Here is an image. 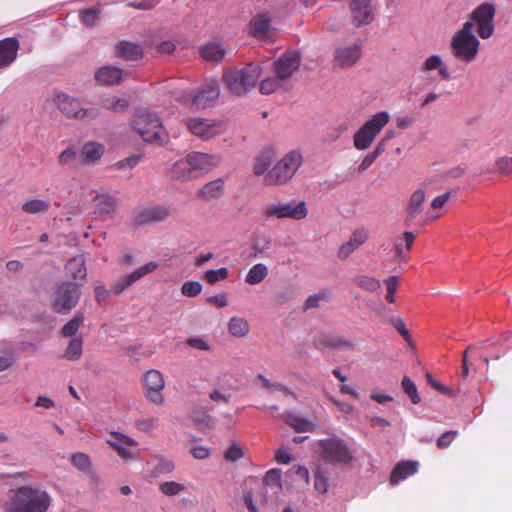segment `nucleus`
Masks as SVG:
<instances>
[{"label": "nucleus", "instance_id": "nucleus-1", "mask_svg": "<svg viewBox=\"0 0 512 512\" xmlns=\"http://www.w3.org/2000/svg\"><path fill=\"white\" fill-rule=\"evenodd\" d=\"M52 504L51 495L39 485H22L10 489L2 504L5 512H47Z\"/></svg>", "mask_w": 512, "mask_h": 512}, {"label": "nucleus", "instance_id": "nucleus-2", "mask_svg": "<svg viewBox=\"0 0 512 512\" xmlns=\"http://www.w3.org/2000/svg\"><path fill=\"white\" fill-rule=\"evenodd\" d=\"M262 68L256 63H249L243 68H229L223 73V81L229 91L237 96H243L259 81Z\"/></svg>", "mask_w": 512, "mask_h": 512}, {"label": "nucleus", "instance_id": "nucleus-3", "mask_svg": "<svg viewBox=\"0 0 512 512\" xmlns=\"http://www.w3.org/2000/svg\"><path fill=\"white\" fill-rule=\"evenodd\" d=\"M480 41L472 31L471 23H464L451 38L450 50L453 57L461 63L470 64L476 60Z\"/></svg>", "mask_w": 512, "mask_h": 512}, {"label": "nucleus", "instance_id": "nucleus-4", "mask_svg": "<svg viewBox=\"0 0 512 512\" xmlns=\"http://www.w3.org/2000/svg\"><path fill=\"white\" fill-rule=\"evenodd\" d=\"M319 453L326 464H348L353 460V453L347 442L338 435L318 441Z\"/></svg>", "mask_w": 512, "mask_h": 512}, {"label": "nucleus", "instance_id": "nucleus-5", "mask_svg": "<svg viewBox=\"0 0 512 512\" xmlns=\"http://www.w3.org/2000/svg\"><path fill=\"white\" fill-rule=\"evenodd\" d=\"M302 164V155L291 151L281 158L264 177L266 185H283L292 179Z\"/></svg>", "mask_w": 512, "mask_h": 512}, {"label": "nucleus", "instance_id": "nucleus-6", "mask_svg": "<svg viewBox=\"0 0 512 512\" xmlns=\"http://www.w3.org/2000/svg\"><path fill=\"white\" fill-rule=\"evenodd\" d=\"M390 116L386 111H380L366 121L354 134L353 145L357 150L368 149L376 136L388 124Z\"/></svg>", "mask_w": 512, "mask_h": 512}, {"label": "nucleus", "instance_id": "nucleus-7", "mask_svg": "<svg viewBox=\"0 0 512 512\" xmlns=\"http://www.w3.org/2000/svg\"><path fill=\"white\" fill-rule=\"evenodd\" d=\"M133 128L146 142L161 144L166 139L163 125L158 117L152 113H138L134 119Z\"/></svg>", "mask_w": 512, "mask_h": 512}, {"label": "nucleus", "instance_id": "nucleus-8", "mask_svg": "<svg viewBox=\"0 0 512 512\" xmlns=\"http://www.w3.org/2000/svg\"><path fill=\"white\" fill-rule=\"evenodd\" d=\"M284 18L278 11L261 12L255 15L249 22V34L264 42L273 43L277 39V29L272 26V21Z\"/></svg>", "mask_w": 512, "mask_h": 512}, {"label": "nucleus", "instance_id": "nucleus-9", "mask_svg": "<svg viewBox=\"0 0 512 512\" xmlns=\"http://www.w3.org/2000/svg\"><path fill=\"white\" fill-rule=\"evenodd\" d=\"M80 295V284L69 281L58 284L52 300L53 311L60 314L68 313L78 304Z\"/></svg>", "mask_w": 512, "mask_h": 512}, {"label": "nucleus", "instance_id": "nucleus-10", "mask_svg": "<svg viewBox=\"0 0 512 512\" xmlns=\"http://www.w3.org/2000/svg\"><path fill=\"white\" fill-rule=\"evenodd\" d=\"M261 213L265 220L288 218L298 221L307 217L308 209L304 201L299 203L287 202L279 204H268L262 209Z\"/></svg>", "mask_w": 512, "mask_h": 512}, {"label": "nucleus", "instance_id": "nucleus-11", "mask_svg": "<svg viewBox=\"0 0 512 512\" xmlns=\"http://www.w3.org/2000/svg\"><path fill=\"white\" fill-rule=\"evenodd\" d=\"M496 9L494 5L489 2H483L473 10L470 20L465 23H471L472 29L476 26L477 35L482 39L490 38L495 30L494 17Z\"/></svg>", "mask_w": 512, "mask_h": 512}, {"label": "nucleus", "instance_id": "nucleus-12", "mask_svg": "<svg viewBox=\"0 0 512 512\" xmlns=\"http://www.w3.org/2000/svg\"><path fill=\"white\" fill-rule=\"evenodd\" d=\"M54 102L67 118L93 120L99 116L97 108L84 109L81 107L79 100L62 92L55 94Z\"/></svg>", "mask_w": 512, "mask_h": 512}, {"label": "nucleus", "instance_id": "nucleus-13", "mask_svg": "<svg viewBox=\"0 0 512 512\" xmlns=\"http://www.w3.org/2000/svg\"><path fill=\"white\" fill-rule=\"evenodd\" d=\"M143 386L145 397L149 402L158 406L164 403L162 391L165 388V381L160 371L156 369L147 371L143 376Z\"/></svg>", "mask_w": 512, "mask_h": 512}, {"label": "nucleus", "instance_id": "nucleus-14", "mask_svg": "<svg viewBox=\"0 0 512 512\" xmlns=\"http://www.w3.org/2000/svg\"><path fill=\"white\" fill-rule=\"evenodd\" d=\"M363 54L362 44L353 42L339 45L334 49L333 60L340 69H349L356 65Z\"/></svg>", "mask_w": 512, "mask_h": 512}, {"label": "nucleus", "instance_id": "nucleus-15", "mask_svg": "<svg viewBox=\"0 0 512 512\" xmlns=\"http://www.w3.org/2000/svg\"><path fill=\"white\" fill-rule=\"evenodd\" d=\"M300 64V53L297 51H289L282 54L273 63V70L280 79H282L283 81H287L299 69Z\"/></svg>", "mask_w": 512, "mask_h": 512}, {"label": "nucleus", "instance_id": "nucleus-16", "mask_svg": "<svg viewBox=\"0 0 512 512\" xmlns=\"http://www.w3.org/2000/svg\"><path fill=\"white\" fill-rule=\"evenodd\" d=\"M186 126L193 135L203 140L211 139L222 132L221 122L210 119L190 118Z\"/></svg>", "mask_w": 512, "mask_h": 512}, {"label": "nucleus", "instance_id": "nucleus-17", "mask_svg": "<svg viewBox=\"0 0 512 512\" xmlns=\"http://www.w3.org/2000/svg\"><path fill=\"white\" fill-rule=\"evenodd\" d=\"M157 268L158 264L154 261H150L133 272L120 277L112 287L113 293L115 295L121 294L123 291L131 287L136 281L154 272Z\"/></svg>", "mask_w": 512, "mask_h": 512}, {"label": "nucleus", "instance_id": "nucleus-18", "mask_svg": "<svg viewBox=\"0 0 512 512\" xmlns=\"http://www.w3.org/2000/svg\"><path fill=\"white\" fill-rule=\"evenodd\" d=\"M220 95V87L216 80L208 81L196 95H189L192 107L204 109L214 103Z\"/></svg>", "mask_w": 512, "mask_h": 512}, {"label": "nucleus", "instance_id": "nucleus-19", "mask_svg": "<svg viewBox=\"0 0 512 512\" xmlns=\"http://www.w3.org/2000/svg\"><path fill=\"white\" fill-rule=\"evenodd\" d=\"M368 238L369 231L366 228L361 227L354 230L349 240L339 247L337 253L338 258L342 260L348 258L349 255L363 245Z\"/></svg>", "mask_w": 512, "mask_h": 512}, {"label": "nucleus", "instance_id": "nucleus-20", "mask_svg": "<svg viewBox=\"0 0 512 512\" xmlns=\"http://www.w3.org/2000/svg\"><path fill=\"white\" fill-rule=\"evenodd\" d=\"M170 215V210L162 206L147 207L140 210L135 216V224L144 226L162 222Z\"/></svg>", "mask_w": 512, "mask_h": 512}, {"label": "nucleus", "instance_id": "nucleus-21", "mask_svg": "<svg viewBox=\"0 0 512 512\" xmlns=\"http://www.w3.org/2000/svg\"><path fill=\"white\" fill-rule=\"evenodd\" d=\"M351 19L356 26L370 24L374 19L373 8L370 2H351Z\"/></svg>", "mask_w": 512, "mask_h": 512}, {"label": "nucleus", "instance_id": "nucleus-22", "mask_svg": "<svg viewBox=\"0 0 512 512\" xmlns=\"http://www.w3.org/2000/svg\"><path fill=\"white\" fill-rule=\"evenodd\" d=\"M188 158L193 165L195 172H208L220 163V157L214 154L202 152H193L188 154Z\"/></svg>", "mask_w": 512, "mask_h": 512}, {"label": "nucleus", "instance_id": "nucleus-23", "mask_svg": "<svg viewBox=\"0 0 512 512\" xmlns=\"http://www.w3.org/2000/svg\"><path fill=\"white\" fill-rule=\"evenodd\" d=\"M19 41L14 37L0 40V69L10 66L17 58Z\"/></svg>", "mask_w": 512, "mask_h": 512}, {"label": "nucleus", "instance_id": "nucleus-24", "mask_svg": "<svg viewBox=\"0 0 512 512\" xmlns=\"http://www.w3.org/2000/svg\"><path fill=\"white\" fill-rule=\"evenodd\" d=\"M169 176L171 179L179 181H187L197 177L188 155L171 166Z\"/></svg>", "mask_w": 512, "mask_h": 512}, {"label": "nucleus", "instance_id": "nucleus-25", "mask_svg": "<svg viewBox=\"0 0 512 512\" xmlns=\"http://www.w3.org/2000/svg\"><path fill=\"white\" fill-rule=\"evenodd\" d=\"M313 345L316 349L322 350L325 348L333 349H352L353 344L343 338L337 336H331L327 334H321L314 338Z\"/></svg>", "mask_w": 512, "mask_h": 512}, {"label": "nucleus", "instance_id": "nucleus-26", "mask_svg": "<svg viewBox=\"0 0 512 512\" xmlns=\"http://www.w3.org/2000/svg\"><path fill=\"white\" fill-rule=\"evenodd\" d=\"M123 70L115 66L107 65L98 69L95 79L102 85H116L122 81Z\"/></svg>", "mask_w": 512, "mask_h": 512}, {"label": "nucleus", "instance_id": "nucleus-27", "mask_svg": "<svg viewBox=\"0 0 512 512\" xmlns=\"http://www.w3.org/2000/svg\"><path fill=\"white\" fill-rule=\"evenodd\" d=\"M418 470V462L401 461L396 464L390 475V483L397 485L409 476L414 475Z\"/></svg>", "mask_w": 512, "mask_h": 512}, {"label": "nucleus", "instance_id": "nucleus-28", "mask_svg": "<svg viewBox=\"0 0 512 512\" xmlns=\"http://www.w3.org/2000/svg\"><path fill=\"white\" fill-rule=\"evenodd\" d=\"M116 56L127 61L139 60L143 56L142 48L133 42L122 40L115 48Z\"/></svg>", "mask_w": 512, "mask_h": 512}, {"label": "nucleus", "instance_id": "nucleus-29", "mask_svg": "<svg viewBox=\"0 0 512 512\" xmlns=\"http://www.w3.org/2000/svg\"><path fill=\"white\" fill-rule=\"evenodd\" d=\"M224 192V180L215 179L206 183L199 191L197 196L205 201L216 199L222 196Z\"/></svg>", "mask_w": 512, "mask_h": 512}, {"label": "nucleus", "instance_id": "nucleus-30", "mask_svg": "<svg viewBox=\"0 0 512 512\" xmlns=\"http://www.w3.org/2000/svg\"><path fill=\"white\" fill-rule=\"evenodd\" d=\"M116 206L117 202L115 198L110 195H98L94 199V212L100 217L113 213L116 210Z\"/></svg>", "mask_w": 512, "mask_h": 512}, {"label": "nucleus", "instance_id": "nucleus-31", "mask_svg": "<svg viewBox=\"0 0 512 512\" xmlns=\"http://www.w3.org/2000/svg\"><path fill=\"white\" fill-rule=\"evenodd\" d=\"M51 203L46 199L30 198L24 201L21 209L24 213L31 215H40L46 213L50 209Z\"/></svg>", "mask_w": 512, "mask_h": 512}, {"label": "nucleus", "instance_id": "nucleus-32", "mask_svg": "<svg viewBox=\"0 0 512 512\" xmlns=\"http://www.w3.org/2000/svg\"><path fill=\"white\" fill-rule=\"evenodd\" d=\"M104 153V146L97 142H87L83 145L81 156L83 163L91 164L97 162Z\"/></svg>", "mask_w": 512, "mask_h": 512}, {"label": "nucleus", "instance_id": "nucleus-33", "mask_svg": "<svg viewBox=\"0 0 512 512\" xmlns=\"http://www.w3.org/2000/svg\"><path fill=\"white\" fill-rule=\"evenodd\" d=\"M421 70L425 72L438 70L439 75L444 80H449L451 77L447 66L443 64V61L439 55L429 56L422 64Z\"/></svg>", "mask_w": 512, "mask_h": 512}, {"label": "nucleus", "instance_id": "nucleus-34", "mask_svg": "<svg viewBox=\"0 0 512 512\" xmlns=\"http://www.w3.org/2000/svg\"><path fill=\"white\" fill-rule=\"evenodd\" d=\"M66 269L74 280H85L87 269L85 259L82 256L73 257L66 265Z\"/></svg>", "mask_w": 512, "mask_h": 512}, {"label": "nucleus", "instance_id": "nucleus-35", "mask_svg": "<svg viewBox=\"0 0 512 512\" xmlns=\"http://www.w3.org/2000/svg\"><path fill=\"white\" fill-rule=\"evenodd\" d=\"M425 199L426 193L423 189H417L412 193L407 208V212L410 219H414L420 214Z\"/></svg>", "mask_w": 512, "mask_h": 512}, {"label": "nucleus", "instance_id": "nucleus-36", "mask_svg": "<svg viewBox=\"0 0 512 512\" xmlns=\"http://www.w3.org/2000/svg\"><path fill=\"white\" fill-rule=\"evenodd\" d=\"M285 422L297 432H307L313 430V424L307 419L297 416L292 412H286L282 415Z\"/></svg>", "mask_w": 512, "mask_h": 512}, {"label": "nucleus", "instance_id": "nucleus-37", "mask_svg": "<svg viewBox=\"0 0 512 512\" xmlns=\"http://www.w3.org/2000/svg\"><path fill=\"white\" fill-rule=\"evenodd\" d=\"M83 354V340L81 336L74 337L68 343L62 358L69 361H77Z\"/></svg>", "mask_w": 512, "mask_h": 512}, {"label": "nucleus", "instance_id": "nucleus-38", "mask_svg": "<svg viewBox=\"0 0 512 512\" xmlns=\"http://www.w3.org/2000/svg\"><path fill=\"white\" fill-rule=\"evenodd\" d=\"M268 275V268L262 263L255 264L252 266L245 278L246 283L250 285H256L262 282Z\"/></svg>", "mask_w": 512, "mask_h": 512}, {"label": "nucleus", "instance_id": "nucleus-39", "mask_svg": "<svg viewBox=\"0 0 512 512\" xmlns=\"http://www.w3.org/2000/svg\"><path fill=\"white\" fill-rule=\"evenodd\" d=\"M224 55V48L217 43H209L201 48V56L208 61H220Z\"/></svg>", "mask_w": 512, "mask_h": 512}, {"label": "nucleus", "instance_id": "nucleus-40", "mask_svg": "<svg viewBox=\"0 0 512 512\" xmlns=\"http://www.w3.org/2000/svg\"><path fill=\"white\" fill-rule=\"evenodd\" d=\"M228 330L235 337H244L249 332V323L244 318L233 316L229 320Z\"/></svg>", "mask_w": 512, "mask_h": 512}, {"label": "nucleus", "instance_id": "nucleus-41", "mask_svg": "<svg viewBox=\"0 0 512 512\" xmlns=\"http://www.w3.org/2000/svg\"><path fill=\"white\" fill-rule=\"evenodd\" d=\"M257 378L261 381L262 387L265 388L267 391H269L271 393L274 391H280L283 394H285L286 396H291L293 398H296L295 393L287 386H285L279 382H271L268 378H266L262 374H259L257 376Z\"/></svg>", "mask_w": 512, "mask_h": 512}, {"label": "nucleus", "instance_id": "nucleus-42", "mask_svg": "<svg viewBox=\"0 0 512 512\" xmlns=\"http://www.w3.org/2000/svg\"><path fill=\"white\" fill-rule=\"evenodd\" d=\"M84 321V315L81 312H77L74 317L68 321L61 330V334L64 337H73L79 330L80 325Z\"/></svg>", "mask_w": 512, "mask_h": 512}, {"label": "nucleus", "instance_id": "nucleus-43", "mask_svg": "<svg viewBox=\"0 0 512 512\" xmlns=\"http://www.w3.org/2000/svg\"><path fill=\"white\" fill-rule=\"evenodd\" d=\"M283 82L276 74L275 76L267 77L260 83V92L266 95L271 94L279 89Z\"/></svg>", "mask_w": 512, "mask_h": 512}, {"label": "nucleus", "instance_id": "nucleus-44", "mask_svg": "<svg viewBox=\"0 0 512 512\" xmlns=\"http://www.w3.org/2000/svg\"><path fill=\"white\" fill-rule=\"evenodd\" d=\"M186 487L176 481H165L159 484V491L165 496H175L185 491Z\"/></svg>", "mask_w": 512, "mask_h": 512}, {"label": "nucleus", "instance_id": "nucleus-45", "mask_svg": "<svg viewBox=\"0 0 512 512\" xmlns=\"http://www.w3.org/2000/svg\"><path fill=\"white\" fill-rule=\"evenodd\" d=\"M355 283L360 288L373 292L380 288L381 284L380 281L375 279L372 276L368 275H359L355 278Z\"/></svg>", "mask_w": 512, "mask_h": 512}, {"label": "nucleus", "instance_id": "nucleus-46", "mask_svg": "<svg viewBox=\"0 0 512 512\" xmlns=\"http://www.w3.org/2000/svg\"><path fill=\"white\" fill-rule=\"evenodd\" d=\"M403 391L409 396L413 404H418L421 398L418 394L415 383L408 377L404 376L401 382Z\"/></svg>", "mask_w": 512, "mask_h": 512}, {"label": "nucleus", "instance_id": "nucleus-47", "mask_svg": "<svg viewBox=\"0 0 512 512\" xmlns=\"http://www.w3.org/2000/svg\"><path fill=\"white\" fill-rule=\"evenodd\" d=\"M229 275V271L226 267H221L219 269H211L207 270L204 274V279L210 285H214L218 281L225 280Z\"/></svg>", "mask_w": 512, "mask_h": 512}, {"label": "nucleus", "instance_id": "nucleus-48", "mask_svg": "<svg viewBox=\"0 0 512 512\" xmlns=\"http://www.w3.org/2000/svg\"><path fill=\"white\" fill-rule=\"evenodd\" d=\"M102 106L108 110L120 112L128 107V102L122 98H105L102 100Z\"/></svg>", "mask_w": 512, "mask_h": 512}, {"label": "nucleus", "instance_id": "nucleus-49", "mask_svg": "<svg viewBox=\"0 0 512 512\" xmlns=\"http://www.w3.org/2000/svg\"><path fill=\"white\" fill-rule=\"evenodd\" d=\"M202 291V285L198 281H186L181 287V292L187 297H195Z\"/></svg>", "mask_w": 512, "mask_h": 512}, {"label": "nucleus", "instance_id": "nucleus-50", "mask_svg": "<svg viewBox=\"0 0 512 512\" xmlns=\"http://www.w3.org/2000/svg\"><path fill=\"white\" fill-rule=\"evenodd\" d=\"M72 464L82 471H86L90 468V459L88 455L84 453H75L71 458Z\"/></svg>", "mask_w": 512, "mask_h": 512}, {"label": "nucleus", "instance_id": "nucleus-51", "mask_svg": "<svg viewBox=\"0 0 512 512\" xmlns=\"http://www.w3.org/2000/svg\"><path fill=\"white\" fill-rule=\"evenodd\" d=\"M175 469V465L171 460L160 458L157 465L154 468V475L168 474Z\"/></svg>", "mask_w": 512, "mask_h": 512}, {"label": "nucleus", "instance_id": "nucleus-52", "mask_svg": "<svg viewBox=\"0 0 512 512\" xmlns=\"http://www.w3.org/2000/svg\"><path fill=\"white\" fill-rule=\"evenodd\" d=\"M270 164L271 161L268 156H260L256 158L253 165L254 174L257 176L263 175L269 168Z\"/></svg>", "mask_w": 512, "mask_h": 512}, {"label": "nucleus", "instance_id": "nucleus-53", "mask_svg": "<svg viewBox=\"0 0 512 512\" xmlns=\"http://www.w3.org/2000/svg\"><path fill=\"white\" fill-rule=\"evenodd\" d=\"M282 478V471L278 468L270 469L264 476V482L267 485H280Z\"/></svg>", "mask_w": 512, "mask_h": 512}, {"label": "nucleus", "instance_id": "nucleus-54", "mask_svg": "<svg viewBox=\"0 0 512 512\" xmlns=\"http://www.w3.org/2000/svg\"><path fill=\"white\" fill-rule=\"evenodd\" d=\"M457 435V430L446 431L438 438L437 447L441 449L448 447L451 444V442L457 437Z\"/></svg>", "mask_w": 512, "mask_h": 512}, {"label": "nucleus", "instance_id": "nucleus-55", "mask_svg": "<svg viewBox=\"0 0 512 512\" xmlns=\"http://www.w3.org/2000/svg\"><path fill=\"white\" fill-rule=\"evenodd\" d=\"M496 169L500 173H512V157H501L495 163Z\"/></svg>", "mask_w": 512, "mask_h": 512}, {"label": "nucleus", "instance_id": "nucleus-56", "mask_svg": "<svg viewBox=\"0 0 512 512\" xmlns=\"http://www.w3.org/2000/svg\"><path fill=\"white\" fill-rule=\"evenodd\" d=\"M77 158V153L75 150L73 149H65L63 150L59 157H58V162L60 165H68V164H71L73 162H75Z\"/></svg>", "mask_w": 512, "mask_h": 512}, {"label": "nucleus", "instance_id": "nucleus-57", "mask_svg": "<svg viewBox=\"0 0 512 512\" xmlns=\"http://www.w3.org/2000/svg\"><path fill=\"white\" fill-rule=\"evenodd\" d=\"M99 18V10L97 9H87L84 10L81 14V19L84 24L88 26H92Z\"/></svg>", "mask_w": 512, "mask_h": 512}, {"label": "nucleus", "instance_id": "nucleus-58", "mask_svg": "<svg viewBox=\"0 0 512 512\" xmlns=\"http://www.w3.org/2000/svg\"><path fill=\"white\" fill-rule=\"evenodd\" d=\"M225 459L228 460V461H237L239 460L240 458H242L243 456V451L242 449L236 445V444H232L225 452Z\"/></svg>", "mask_w": 512, "mask_h": 512}, {"label": "nucleus", "instance_id": "nucleus-59", "mask_svg": "<svg viewBox=\"0 0 512 512\" xmlns=\"http://www.w3.org/2000/svg\"><path fill=\"white\" fill-rule=\"evenodd\" d=\"M139 162V156L132 155L123 160L118 161L114 164V167L118 170H122L126 167L134 168Z\"/></svg>", "mask_w": 512, "mask_h": 512}, {"label": "nucleus", "instance_id": "nucleus-60", "mask_svg": "<svg viewBox=\"0 0 512 512\" xmlns=\"http://www.w3.org/2000/svg\"><path fill=\"white\" fill-rule=\"evenodd\" d=\"M194 422L198 425H203L206 428H212L214 426L213 418L208 413H202L200 415L194 414Z\"/></svg>", "mask_w": 512, "mask_h": 512}, {"label": "nucleus", "instance_id": "nucleus-61", "mask_svg": "<svg viewBox=\"0 0 512 512\" xmlns=\"http://www.w3.org/2000/svg\"><path fill=\"white\" fill-rule=\"evenodd\" d=\"M157 422L156 418H146L137 421V427L141 431L150 432L156 427Z\"/></svg>", "mask_w": 512, "mask_h": 512}, {"label": "nucleus", "instance_id": "nucleus-62", "mask_svg": "<svg viewBox=\"0 0 512 512\" xmlns=\"http://www.w3.org/2000/svg\"><path fill=\"white\" fill-rule=\"evenodd\" d=\"M275 460L281 464H289L292 461V455L288 449L281 448L276 451Z\"/></svg>", "mask_w": 512, "mask_h": 512}, {"label": "nucleus", "instance_id": "nucleus-63", "mask_svg": "<svg viewBox=\"0 0 512 512\" xmlns=\"http://www.w3.org/2000/svg\"><path fill=\"white\" fill-rule=\"evenodd\" d=\"M207 302L212 304V305H215L218 308H223V307H226L228 305L226 293H222V294H219V295L211 296V297H209L207 299Z\"/></svg>", "mask_w": 512, "mask_h": 512}, {"label": "nucleus", "instance_id": "nucleus-64", "mask_svg": "<svg viewBox=\"0 0 512 512\" xmlns=\"http://www.w3.org/2000/svg\"><path fill=\"white\" fill-rule=\"evenodd\" d=\"M191 454L195 459H206L210 455V449L205 446H196L191 449Z\"/></svg>", "mask_w": 512, "mask_h": 512}]
</instances>
